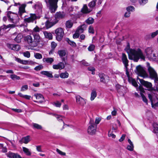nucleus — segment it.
Instances as JSON below:
<instances>
[{
  "label": "nucleus",
  "instance_id": "7ed1b4c3",
  "mask_svg": "<svg viewBox=\"0 0 158 158\" xmlns=\"http://www.w3.org/2000/svg\"><path fill=\"white\" fill-rule=\"evenodd\" d=\"M134 71L139 76L142 77L143 78L147 77L148 76L144 68L140 65L136 67Z\"/></svg>",
  "mask_w": 158,
  "mask_h": 158
},
{
  "label": "nucleus",
  "instance_id": "412c9836",
  "mask_svg": "<svg viewBox=\"0 0 158 158\" xmlns=\"http://www.w3.org/2000/svg\"><path fill=\"white\" fill-rule=\"evenodd\" d=\"M57 21H55L54 22H49L48 21H47L45 23V26L46 29H48L51 27L52 26L54 25L57 23Z\"/></svg>",
  "mask_w": 158,
  "mask_h": 158
},
{
  "label": "nucleus",
  "instance_id": "a211bd4d",
  "mask_svg": "<svg viewBox=\"0 0 158 158\" xmlns=\"http://www.w3.org/2000/svg\"><path fill=\"white\" fill-rule=\"evenodd\" d=\"M26 5L23 4L19 8V15L20 17H21L23 13L25 12V8Z\"/></svg>",
  "mask_w": 158,
  "mask_h": 158
},
{
  "label": "nucleus",
  "instance_id": "1a4fd4ad",
  "mask_svg": "<svg viewBox=\"0 0 158 158\" xmlns=\"http://www.w3.org/2000/svg\"><path fill=\"white\" fill-rule=\"evenodd\" d=\"M146 64L149 73L150 77L152 79L154 77L157 76V73L155 70L150 66V64L148 62H147Z\"/></svg>",
  "mask_w": 158,
  "mask_h": 158
},
{
  "label": "nucleus",
  "instance_id": "e2e57ef3",
  "mask_svg": "<svg viewBox=\"0 0 158 158\" xmlns=\"http://www.w3.org/2000/svg\"><path fill=\"white\" fill-rule=\"evenodd\" d=\"M158 34V30L156 31L151 33V36L152 38H154Z\"/></svg>",
  "mask_w": 158,
  "mask_h": 158
},
{
  "label": "nucleus",
  "instance_id": "603ef678",
  "mask_svg": "<svg viewBox=\"0 0 158 158\" xmlns=\"http://www.w3.org/2000/svg\"><path fill=\"white\" fill-rule=\"evenodd\" d=\"M88 31L89 33L94 34V31L93 27L90 26L89 28Z\"/></svg>",
  "mask_w": 158,
  "mask_h": 158
},
{
  "label": "nucleus",
  "instance_id": "4468645a",
  "mask_svg": "<svg viewBox=\"0 0 158 158\" xmlns=\"http://www.w3.org/2000/svg\"><path fill=\"white\" fill-rule=\"evenodd\" d=\"M32 35L34 37V42L35 43V45L36 47L41 40L40 36L38 33H32Z\"/></svg>",
  "mask_w": 158,
  "mask_h": 158
},
{
  "label": "nucleus",
  "instance_id": "6e6552de",
  "mask_svg": "<svg viewBox=\"0 0 158 158\" xmlns=\"http://www.w3.org/2000/svg\"><path fill=\"white\" fill-rule=\"evenodd\" d=\"M138 79L139 80L141 84L147 88L148 89V90H151L152 89V84L151 83L145 81L143 79L138 78Z\"/></svg>",
  "mask_w": 158,
  "mask_h": 158
},
{
  "label": "nucleus",
  "instance_id": "aec40b11",
  "mask_svg": "<svg viewBox=\"0 0 158 158\" xmlns=\"http://www.w3.org/2000/svg\"><path fill=\"white\" fill-rule=\"evenodd\" d=\"M87 28V26L85 24H83L79 26L77 30V32L80 34L83 32L84 30H85Z\"/></svg>",
  "mask_w": 158,
  "mask_h": 158
},
{
  "label": "nucleus",
  "instance_id": "79ce46f5",
  "mask_svg": "<svg viewBox=\"0 0 158 158\" xmlns=\"http://www.w3.org/2000/svg\"><path fill=\"white\" fill-rule=\"evenodd\" d=\"M42 29V28H40L38 26H36L33 29L32 33H37V32H39Z\"/></svg>",
  "mask_w": 158,
  "mask_h": 158
},
{
  "label": "nucleus",
  "instance_id": "c03bdc74",
  "mask_svg": "<svg viewBox=\"0 0 158 158\" xmlns=\"http://www.w3.org/2000/svg\"><path fill=\"white\" fill-rule=\"evenodd\" d=\"M22 39V37L20 35H18L15 39V40L18 43L20 42Z\"/></svg>",
  "mask_w": 158,
  "mask_h": 158
},
{
  "label": "nucleus",
  "instance_id": "7c9ffc66",
  "mask_svg": "<svg viewBox=\"0 0 158 158\" xmlns=\"http://www.w3.org/2000/svg\"><path fill=\"white\" fill-rule=\"evenodd\" d=\"M23 149L24 153L26 154V155L28 156H30L31 155V152L29 149L25 147H23Z\"/></svg>",
  "mask_w": 158,
  "mask_h": 158
},
{
  "label": "nucleus",
  "instance_id": "ea45409f",
  "mask_svg": "<svg viewBox=\"0 0 158 158\" xmlns=\"http://www.w3.org/2000/svg\"><path fill=\"white\" fill-rule=\"evenodd\" d=\"M129 81L130 82H131L132 85L135 86L136 87L138 86V84L136 83L135 80L132 78H129Z\"/></svg>",
  "mask_w": 158,
  "mask_h": 158
},
{
  "label": "nucleus",
  "instance_id": "a19ab883",
  "mask_svg": "<svg viewBox=\"0 0 158 158\" xmlns=\"http://www.w3.org/2000/svg\"><path fill=\"white\" fill-rule=\"evenodd\" d=\"M96 0H93L89 3V6L90 7V9H92V8L95 5Z\"/></svg>",
  "mask_w": 158,
  "mask_h": 158
},
{
  "label": "nucleus",
  "instance_id": "ddd939ff",
  "mask_svg": "<svg viewBox=\"0 0 158 158\" xmlns=\"http://www.w3.org/2000/svg\"><path fill=\"white\" fill-rule=\"evenodd\" d=\"M65 13L64 12H57L55 15V21H57V23L59 20L64 18L65 16Z\"/></svg>",
  "mask_w": 158,
  "mask_h": 158
},
{
  "label": "nucleus",
  "instance_id": "864d4df0",
  "mask_svg": "<svg viewBox=\"0 0 158 158\" xmlns=\"http://www.w3.org/2000/svg\"><path fill=\"white\" fill-rule=\"evenodd\" d=\"M139 2L141 5H143L148 2V0H139Z\"/></svg>",
  "mask_w": 158,
  "mask_h": 158
},
{
  "label": "nucleus",
  "instance_id": "6ab92c4d",
  "mask_svg": "<svg viewBox=\"0 0 158 158\" xmlns=\"http://www.w3.org/2000/svg\"><path fill=\"white\" fill-rule=\"evenodd\" d=\"M92 10V9H88L86 5H84L83 8L81 10L82 13L84 14L89 13Z\"/></svg>",
  "mask_w": 158,
  "mask_h": 158
},
{
  "label": "nucleus",
  "instance_id": "052dcab7",
  "mask_svg": "<svg viewBox=\"0 0 158 158\" xmlns=\"http://www.w3.org/2000/svg\"><path fill=\"white\" fill-rule=\"evenodd\" d=\"M43 68V66L42 65H40L36 66L34 69L36 71H39L42 69Z\"/></svg>",
  "mask_w": 158,
  "mask_h": 158
},
{
  "label": "nucleus",
  "instance_id": "dca6fc26",
  "mask_svg": "<svg viewBox=\"0 0 158 158\" xmlns=\"http://www.w3.org/2000/svg\"><path fill=\"white\" fill-rule=\"evenodd\" d=\"M122 60L124 65L125 68H127V66H128V60L127 59V56L124 53L122 54Z\"/></svg>",
  "mask_w": 158,
  "mask_h": 158
},
{
  "label": "nucleus",
  "instance_id": "f3484780",
  "mask_svg": "<svg viewBox=\"0 0 158 158\" xmlns=\"http://www.w3.org/2000/svg\"><path fill=\"white\" fill-rule=\"evenodd\" d=\"M53 68L55 69L61 70L64 69L65 65L62 62H60L56 64H54L52 66Z\"/></svg>",
  "mask_w": 158,
  "mask_h": 158
},
{
  "label": "nucleus",
  "instance_id": "f704fd0d",
  "mask_svg": "<svg viewBox=\"0 0 158 158\" xmlns=\"http://www.w3.org/2000/svg\"><path fill=\"white\" fill-rule=\"evenodd\" d=\"M65 40L70 44L73 47H75L76 46V43L73 41H71L68 38H66Z\"/></svg>",
  "mask_w": 158,
  "mask_h": 158
},
{
  "label": "nucleus",
  "instance_id": "b1692460",
  "mask_svg": "<svg viewBox=\"0 0 158 158\" xmlns=\"http://www.w3.org/2000/svg\"><path fill=\"white\" fill-rule=\"evenodd\" d=\"M140 94L142 98L143 101L147 104H148V100L146 97L143 94V93L144 92V90L143 88H140Z\"/></svg>",
  "mask_w": 158,
  "mask_h": 158
},
{
  "label": "nucleus",
  "instance_id": "58836bf2",
  "mask_svg": "<svg viewBox=\"0 0 158 158\" xmlns=\"http://www.w3.org/2000/svg\"><path fill=\"white\" fill-rule=\"evenodd\" d=\"M58 53L61 58L65 56L66 54L65 51L64 50H59Z\"/></svg>",
  "mask_w": 158,
  "mask_h": 158
},
{
  "label": "nucleus",
  "instance_id": "e433bc0d",
  "mask_svg": "<svg viewBox=\"0 0 158 158\" xmlns=\"http://www.w3.org/2000/svg\"><path fill=\"white\" fill-rule=\"evenodd\" d=\"M69 75V73L67 72H65L64 73H61L60 76L61 78H66L68 77Z\"/></svg>",
  "mask_w": 158,
  "mask_h": 158
},
{
  "label": "nucleus",
  "instance_id": "f257e3e1",
  "mask_svg": "<svg viewBox=\"0 0 158 158\" xmlns=\"http://www.w3.org/2000/svg\"><path fill=\"white\" fill-rule=\"evenodd\" d=\"M125 50L129 54L130 59L133 60L136 62H138L140 59L141 60L145 61V56L140 49H130V44L128 43L125 48Z\"/></svg>",
  "mask_w": 158,
  "mask_h": 158
},
{
  "label": "nucleus",
  "instance_id": "680f3d73",
  "mask_svg": "<svg viewBox=\"0 0 158 158\" xmlns=\"http://www.w3.org/2000/svg\"><path fill=\"white\" fill-rule=\"evenodd\" d=\"M52 114L59 121H63V120L61 118H60L61 117V116L53 114Z\"/></svg>",
  "mask_w": 158,
  "mask_h": 158
},
{
  "label": "nucleus",
  "instance_id": "2f4dec72",
  "mask_svg": "<svg viewBox=\"0 0 158 158\" xmlns=\"http://www.w3.org/2000/svg\"><path fill=\"white\" fill-rule=\"evenodd\" d=\"M44 34L45 38L50 40L52 39V35L50 33H48L47 31H44Z\"/></svg>",
  "mask_w": 158,
  "mask_h": 158
},
{
  "label": "nucleus",
  "instance_id": "0eeeda50",
  "mask_svg": "<svg viewBox=\"0 0 158 158\" xmlns=\"http://www.w3.org/2000/svg\"><path fill=\"white\" fill-rule=\"evenodd\" d=\"M55 34L56 39L58 41H61L64 35L63 29L61 27L57 28L55 30Z\"/></svg>",
  "mask_w": 158,
  "mask_h": 158
},
{
  "label": "nucleus",
  "instance_id": "9d476101",
  "mask_svg": "<svg viewBox=\"0 0 158 158\" xmlns=\"http://www.w3.org/2000/svg\"><path fill=\"white\" fill-rule=\"evenodd\" d=\"M40 17L37 16L35 14H30V17L24 19V21L27 23L33 22V21L37 19H40Z\"/></svg>",
  "mask_w": 158,
  "mask_h": 158
},
{
  "label": "nucleus",
  "instance_id": "4d7b16f0",
  "mask_svg": "<svg viewBox=\"0 0 158 158\" xmlns=\"http://www.w3.org/2000/svg\"><path fill=\"white\" fill-rule=\"evenodd\" d=\"M80 33H78V32H77V31H76L75 33L73 35V37L74 39H77L79 37L80 35Z\"/></svg>",
  "mask_w": 158,
  "mask_h": 158
},
{
  "label": "nucleus",
  "instance_id": "5701e85b",
  "mask_svg": "<svg viewBox=\"0 0 158 158\" xmlns=\"http://www.w3.org/2000/svg\"><path fill=\"white\" fill-rule=\"evenodd\" d=\"M99 76L100 79V81L102 82L105 83L106 81V80L108 79L107 76L103 73H99Z\"/></svg>",
  "mask_w": 158,
  "mask_h": 158
},
{
  "label": "nucleus",
  "instance_id": "9b49d317",
  "mask_svg": "<svg viewBox=\"0 0 158 158\" xmlns=\"http://www.w3.org/2000/svg\"><path fill=\"white\" fill-rule=\"evenodd\" d=\"M24 40L30 46L32 47H36L32 37L31 35H27L25 36L24 38Z\"/></svg>",
  "mask_w": 158,
  "mask_h": 158
},
{
  "label": "nucleus",
  "instance_id": "8fccbe9b",
  "mask_svg": "<svg viewBox=\"0 0 158 158\" xmlns=\"http://www.w3.org/2000/svg\"><path fill=\"white\" fill-rule=\"evenodd\" d=\"M65 83L67 85H73L74 84L73 81L71 80L68 79L67 81H65Z\"/></svg>",
  "mask_w": 158,
  "mask_h": 158
},
{
  "label": "nucleus",
  "instance_id": "13d9d810",
  "mask_svg": "<svg viewBox=\"0 0 158 158\" xmlns=\"http://www.w3.org/2000/svg\"><path fill=\"white\" fill-rule=\"evenodd\" d=\"M88 69L89 71L92 72V74L94 75L95 74V69L94 68V67L90 66L88 68Z\"/></svg>",
  "mask_w": 158,
  "mask_h": 158
},
{
  "label": "nucleus",
  "instance_id": "39448f33",
  "mask_svg": "<svg viewBox=\"0 0 158 158\" xmlns=\"http://www.w3.org/2000/svg\"><path fill=\"white\" fill-rule=\"evenodd\" d=\"M145 52L147 57L150 60H156V54L153 52V50L152 48L148 47L145 50Z\"/></svg>",
  "mask_w": 158,
  "mask_h": 158
},
{
  "label": "nucleus",
  "instance_id": "0e129e2a",
  "mask_svg": "<svg viewBox=\"0 0 158 158\" xmlns=\"http://www.w3.org/2000/svg\"><path fill=\"white\" fill-rule=\"evenodd\" d=\"M28 89V86L27 85H23L21 89V91H25L26 90H27Z\"/></svg>",
  "mask_w": 158,
  "mask_h": 158
},
{
  "label": "nucleus",
  "instance_id": "09e8293b",
  "mask_svg": "<svg viewBox=\"0 0 158 158\" xmlns=\"http://www.w3.org/2000/svg\"><path fill=\"white\" fill-rule=\"evenodd\" d=\"M116 87L117 89V91L118 93H120V91L119 90L120 89H123L124 88L123 87L119 85H116Z\"/></svg>",
  "mask_w": 158,
  "mask_h": 158
},
{
  "label": "nucleus",
  "instance_id": "a878e982",
  "mask_svg": "<svg viewBox=\"0 0 158 158\" xmlns=\"http://www.w3.org/2000/svg\"><path fill=\"white\" fill-rule=\"evenodd\" d=\"M40 74L50 78L53 77L52 73L50 71H43L40 72Z\"/></svg>",
  "mask_w": 158,
  "mask_h": 158
},
{
  "label": "nucleus",
  "instance_id": "37998d69",
  "mask_svg": "<svg viewBox=\"0 0 158 158\" xmlns=\"http://www.w3.org/2000/svg\"><path fill=\"white\" fill-rule=\"evenodd\" d=\"M14 46L12 50L18 51L20 49V47L19 45L14 44Z\"/></svg>",
  "mask_w": 158,
  "mask_h": 158
},
{
  "label": "nucleus",
  "instance_id": "4be33fe9",
  "mask_svg": "<svg viewBox=\"0 0 158 158\" xmlns=\"http://www.w3.org/2000/svg\"><path fill=\"white\" fill-rule=\"evenodd\" d=\"M35 8L38 11L39 14L41 13L42 12L43 6L41 3L38 2L35 6Z\"/></svg>",
  "mask_w": 158,
  "mask_h": 158
},
{
  "label": "nucleus",
  "instance_id": "2eb2a0df",
  "mask_svg": "<svg viewBox=\"0 0 158 158\" xmlns=\"http://www.w3.org/2000/svg\"><path fill=\"white\" fill-rule=\"evenodd\" d=\"M7 156L9 158H22L18 153H13L10 152L6 154Z\"/></svg>",
  "mask_w": 158,
  "mask_h": 158
},
{
  "label": "nucleus",
  "instance_id": "20e7f679",
  "mask_svg": "<svg viewBox=\"0 0 158 158\" xmlns=\"http://www.w3.org/2000/svg\"><path fill=\"white\" fill-rule=\"evenodd\" d=\"M89 125L88 129V132L90 135L94 134L96 131L97 125L94 122L93 120L91 119L89 122Z\"/></svg>",
  "mask_w": 158,
  "mask_h": 158
},
{
  "label": "nucleus",
  "instance_id": "cd10ccee",
  "mask_svg": "<svg viewBox=\"0 0 158 158\" xmlns=\"http://www.w3.org/2000/svg\"><path fill=\"white\" fill-rule=\"evenodd\" d=\"M34 96L36 98V99L39 100L38 101V102L40 103L43 102L44 98L42 94H35Z\"/></svg>",
  "mask_w": 158,
  "mask_h": 158
},
{
  "label": "nucleus",
  "instance_id": "bb28decb",
  "mask_svg": "<svg viewBox=\"0 0 158 158\" xmlns=\"http://www.w3.org/2000/svg\"><path fill=\"white\" fill-rule=\"evenodd\" d=\"M73 25V23L71 20H69L65 23V27L66 29L72 28Z\"/></svg>",
  "mask_w": 158,
  "mask_h": 158
},
{
  "label": "nucleus",
  "instance_id": "69168bd1",
  "mask_svg": "<svg viewBox=\"0 0 158 158\" xmlns=\"http://www.w3.org/2000/svg\"><path fill=\"white\" fill-rule=\"evenodd\" d=\"M108 135L109 137H112L113 138H115L116 136L115 135L113 134L112 132H111L110 131H109L108 133Z\"/></svg>",
  "mask_w": 158,
  "mask_h": 158
},
{
  "label": "nucleus",
  "instance_id": "338daca9",
  "mask_svg": "<svg viewBox=\"0 0 158 158\" xmlns=\"http://www.w3.org/2000/svg\"><path fill=\"white\" fill-rule=\"evenodd\" d=\"M133 145H130L127 146V149L130 151H132L133 150Z\"/></svg>",
  "mask_w": 158,
  "mask_h": 158
},
{
  "label": "nucleus",
  "instance_id": "49530a36",
  "mask_svg": "<svg viewBox=\"0 0 158 158\" xmlns=\"http://www.w3.org/2000/svg\"><path fill=\"white\" fill-rule=\"evenodd\" d=\"M10 77L11 79L13 80H15V79L16 80H19L20 78V77L19 76H18L17 75L15 74H11L10 75Z\"/></svg>",
  "mask_w": 158,
  "mask_h": 158
},
{
  "label": "nucleus",
  "instance_id": "423d86ee",
  "mask_svg": "<svg viewBox=\"0 0 158 158\" xmlns=\"http://www.w3.org/2000/svg\"><path fill=\"white\" fill-rule=\"evenodd\" d=\"M59 0H48L49 9L51 13H54L57 8V3Z\"/></svg>",
  "mask_w": 158,
  "mask_h": 158
},
{
  "label": "nucleus",
  "instance_id": "5fc2aeb1",
  "mask_svg": "<svg viewBox=\"0 0 158 158\" xmlns=\"http://www.w3.org/2000/svg\"><path fill=\"white\" fill-rule=\"evenodd\" d=\"M53 105L57 107H60L61 106V103L59 101H57L53 103Z\"/></svg>",
  "mask_w": 158,
  "mask_h": 158
},
{
  "label": "nucleus",
  "instance_id": "774afa93",
  "mask_svg": "<svg viewBox=\"0 0 158 158\" xmlns=\"http://www.w3.org/2000/svg\"><path fill=\"white\" fill-rule=\"evenodd\" d=\"M57 46V44L54 42L51 43V46L52 48L54 50Z\"/></svg>",
  "mask_w": 158,
  "mask_h": 158
},
{
  "label": "nucleus",
  "instance_id": "c756f323",
  "mask_svg": "<svg viewBox=\"0 0 158 158\" xmlns=\"http://www.w3.org/2000/svg\"><path fill=\"white\" fill-rule=\"evenodd\" d=\"M152 125L154 129L153 132L156 134L158 137V124L156 123H154Z\"/></svg>",
  "mask_w": 158,
  "mask_h": 158
},
{
  "label": "nucleus",
  "instance_id": "a18cd8bd",
  "mask_svg": "<svg viewBox=\"0 0 158 158\" xmlns=\"http://www.w3.org/2000/svg\"><path fill=\"white\" fill-rule=\"evenodd\" d=\"M95 48V45L93 44H90L89 46L88 47V49L89 51H93L94 49Z\"/></svg>",
  "mask_w": 158,
  "mask_h": 158
},
{
  "label": "nucleus",
  "instance_id": "c9c22d12",
  "mask_svg": "<svg viewBox=\"0 0 158 158\" xmlns=\"http://www.w3.org/2000/svg\"><path fill=\"white\" fill-rule=\"evenodd\" d=\"M32 127L33 129H36L38 130L41 129L42 128V127L37 124L33 123H32Z\"/></svg>",
  "mask_w": 158,
  "mask_h": 158
},
{
  "label": "nucleus",
  "instance_id": "6e6d98bb",
  "mask_svg": "<svg viewBox=\"0 0 158 158\" xmlns=\"http://www.w3.org/2000/svg\"><path fill=\"white\" fill-rule=\"evenodd\" d=\"M23 56L27 58H29L30 56V53L29 51H26L23 53Z\"/></svg>",
  "mask_w": 158,
  "mask_h": 158
},
{
  "label": "nucleus",
  "instance_id": "f8f14e48",
  "mask_svg": "<svg viewBox=\"0 0 158 158\" xmlns=\"http://www.w3.org/2000/svg\"><path fill=\"white\" fill-rule=\"evenodd\" d=\"M76 101L77 104L83 106L86 104L85 100L79 95H77L75 97Z\"/></svg>",
  "mask_w": 158,
  "mask_h": 158
},
{
  "label": "nucleus",
  "instance_id": "3c124183",
  "mask_svg": "<svg viewBox=\"0 0 158 158\" xmlns=\"http://www.w3.org/2000/svg\"><path fill=\"white\" fill-rule=\"evenodd\" d=\"M126 9L127 11L130 12L131 11H134L135 8L133 6H130L127 7Z\"/></svg>",
  "mask_w": 158,
  "mask_h": 158
},
{
  "label": "nucleus",
  "instance_id": "f03ea898",
  "mask_svg": "<svg viewBox=\"0 0 158 158\" xmlns=\"http://www.w3.org/2000/svg\"><path fill=\"white\" fill-rule=\"evenodd\" d=\"M7 15L8 20L10 22L15 24L18 22L19 18L17 14L12 13L10 11H9L7 12Z\"/></svg>",
  "mask_w": 158,
  "mask_h": 158
},
{
  "label": "nucleus",
  "instance_id": "393cba45",
  "mask_svg": "<svg viewBox=\"0 0 158 158\" xmlns=\"http://www.w3.org/2000/svg\"><path fill=\"white\" fill-rule=\"evenodd\" d=\"M15 25L13 24H9L7 25H3L0 27V30L1 31H4L6 30L7 29L9 28H14L15 27Z\"/></svg>",
  "mask_w": 158,
  "mask_h": 158
},
{
  "label": "nucleus",
  "instance_id": "4c0bfd02",
  "mask_svg": "<svg viewBox=\"0 0 158 158\" xmlns=\"http://www.w3.org/2000/svg\"><path fill=\"white\" fill-rule=\"evenodd\" d=\"M94 19L92 17L88 18L85 21V22L88 24H92L94 22Z\"/></svg>",
  "mask_w": 158,
  "mask_h": 158
},
{
  "label": "nucleus",
  "instance_id": "72a5a7b5",
  "mask_svg": "<svg viewBox=\"0 0 158 158\" xmlns=\"http://www.w3.org/2000/svg\"><path fill=\"white\" fill-rule=\"evenodd\" d=\"M97 96V93L95 90H93L91 94L90 100H93Z\"/></svg>",
  "mask_w": 158,
  "mask_h": 158
},
{
  "label": "nucleus",
  "instance_id": "bf43d9fd",
  "mask_svg": "<svg viewBox=\"0 0 158 158\" xmlns=\"http://www.w3.org/2000/svg\"><path fill=\"white\" fill-rule=\"evenodd\" d=\"M148 97L151 102L152 106L153 107V103L152 100V95L151 94H148Z\"/></svg>",
  "mask_w": 158,
  "mask_h": 158
},
{
  "label": "nucleus",
  "instance_id": "c85d7f7f",
  "mask_svg": "<svg viewBox=\"0 0 158 158\" xmlns=\"http://www.w3.org/2000/svg\"><path fill=\"white\" fill-rule=\"evenodd\" d=\"M44 62H46L47 63L51 64L54 61V59L53 58L47 57L44 58L43 59Z\"/></svg>",
  "mask_w": 158,
  "mask_h": 158
},
{
  "label": "nucleus",
  "instance_id": "473e14b6",
  "mask_svg": "<svg viewBox=\"0 0 158 158\" xmlns=\"http://www.w3.org/2000/svg\"><path fill=\"white\" fill-rule=\"evenodd\" d=\"M30 136L28 135L23 138L22 140L23 143L27 144L30 141Z\"/></svg>",
  "mask_w": 158,
  "mask_h": 158
},
{
  "label": "nucleus",
  "instance_id": "de8ad7c7",
  "mask_svg": "<svg viewBox=\"0 0 158 158\" xmlns=\"http://www.w3.org/2000/svg\"><path fill=\"white\" fill-rule=\"evenodd\" d=\"M34 56L37 59H41L42 58V55L39 53H36L34 54Z\"/></svg>",
  "mask_w": 158,
  "mask_h": 158
}]
</instances>
